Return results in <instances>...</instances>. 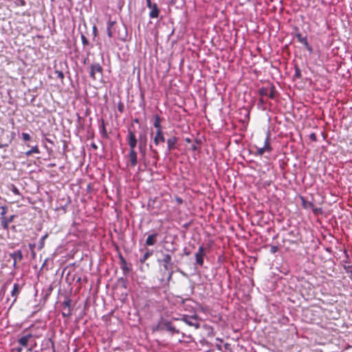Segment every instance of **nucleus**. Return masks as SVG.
<instances>
[{"instance_id":"f704fd0d","label":"nucleus","mask_w":352,"mask_h":352,"mask_svg":"<svg viewBox=\"0 0 352 352\" xmlns=\"http://www.w3.org/2000/svg\"><path fill=\"white\" fill-rule=\"evenodd\" d=\"M47 237V234H45L44 236H43L41 239V245H40V248H42L43 247V245H44V241L45 239Z\"/></svg>"},{"instance_id":"473e14b6","label":"nucleus","mask_w":352,"mask_h":352,"mask_svg":"<svg viewBox=\"0 0 352 352\" xmlns=\"http://www.w3.org/2000/svg\"><path fill=\"white\" fill-rule=\"evenodd\" d=\"M224 351L223 352H232L231 350L230 344L228 343H226L223 346Z\"/></svg>"},{"instance_id":"9d476101","label":"nucleus","mask_w":352,"mask_h":352,"mask_svg":"<svg viewBox=\"0 0 352 352\" xmlns=\"http://www.w3.org/2000/svg\"><path fill=\"white\" fill-rule=\"evenodd\" d=\"M205 256V248L199 246L197 252L195 254V260L197 265L202 266L204 264V257Z\"/></svg>"},{"instance_id":"603ef678","label":"nucleus","mask_w":352,"mask_h":352,"mask_svg":"<svg viewBox=\"0 0 352 352\" xmlns=\"http://www.w3.org/2000/svg\"><path fill=\"white\" fill-rule=\"evenodd\" d=\"M175 320H181V318H173Z\"/></svg>"},{"instance_id":"cd10ccee","label":"nucleus","mask_w":352,"mask_h":352,"mask_svg":"<svg viewBox=\"0 0 352 352\" xmlns=\"http://www.w3.org/2000/svg\"><path fill=\"white\" fill-rule=\"evenodd\" d=\"M271 99H274L275 97V87L274 86H272L270 87V92L268 93L267 95Z\"/></svg>"},{"instance_id":"7ed1b4c3","label":"nucleus","mask_w":352,"mask_h":352,"mask_svg":"<svg viewBox=\"0 0 352 352\" xmlns=\"http://www.w3.org/2000/svg\"><path fill=\"white\" fill-rule=\"evenodd\" d=\"M181 320L184 322L188 326L195 327V329H198L200 327V324L197 321V317L196 315H184L181 318Z\"/></svg>"},{"instance_id":"2f4dec72","label":"nucleus","mask_w":352,"mask_h":352,"mask_svg":"<svg viewBox=\"0 0 352 352\" xmlns=\"http://www.w3.org/2000/svg\"><path fill=\"white\" fill-rule=\"evenodd\" d=\"M302 44L306 47V49L308 51H309L310 52H312V47L309 45L307 39H306L305 41L303 42Z\"/></svg>"},{"instance_id":"5701e85b","label":"nucleus","mask_w":352,"mask_h":352,"mask_svg":"<svg viewBox=\"0 0 352 352\" xmlns=\"http://www.w3.org/2000/svg\"><path fill=\"white\" fill-rule=\"evenodd\" d=\"M344 270L346 274H349V277L352 278V265H344Z\"/></svg>"},{"instance_id":"e433bc0d","label":"nucleus","mask_w":352,"mask_h":352,"mask_svg":"<svg viewBox=\"0 0 352 352\" xmlns=\"http://www.w3.org/2000/svg\"><path fill=\"white\" fill-rule=\"evenodd\" d=\"M12 192L13 193H14L15 195H19L20 194L19 189L16 187H15V186L12 187Z\"/></svg>"},{"instance_id":"1a4fd4ad","label":"nucleus","mask_w":352,"mask_h":352,"mask_svg":"<svg viewBox=\"0 0 352 352\" xmlns=\"http://www.w3.org/2000/svg\"><path fill=\"white\" fill-rule=\"evenodd\" d=\"M178 138L175 136H171L170 138H168L166 140L167 143V151L166 154L169 153L173 150L177 148V144Z\"/></svg>"},{"instance_id":"6e6552de","label":"nucleus","mask_w":352,"mask_h":352,"mask_svg":"<svg viewBox=\"0 0 352 352\" xmlns=\"http://www.w3.org/2000/svg\"><path fill=\"white\" fill-rule=\"evenodd\" d=\"M128 144L130 147V150H135L137 145V139L135 133L131 130H129L127 135Z\"/></svg>"},{"instance_id":"79ce46f5","label":"nucleus","mask_w":352,"mask_h":352,"mask_svg":"<svg viewBox=\"0 0 352 352\" xmlns=\"http://www.w3.org/2000/svg\"><path fill=\"white\" fill-rule=\"evenodd\" d=\"M295 75H296V76H297V77H300V70H299L298 69H296V74H295Z\"/></svg>"},{"instance_id":"49530a36","label":"nucleus","mask_w":352,"mask_h":352,"mask_svg":"<svg viewBox=\"0 0 352 352\" xmlns=\"http://www.w3.org/2000/svg\"><path fill=\"white\" fill-rule=\"evenodd\" d=\"M122 108H123L122 104H120V105H119V107H118V109H119V111H120V112H122Z\"/></svg>"},{"instance_id":"39448f33","label":"nucleus","mask_w":352,"mask_h":352,"mask_svg":"<svg viewBox=\"0 0 352 352\" xmlns=\"http://www.w3.org/2000/svg\"><path fill=\"white\" fill-rule=\"evenodd\" d=\"M158 262L163 265L164 270H170L173 267L174 263L172 261V256L169 254H163V258L158 259Z\"/></svg>"},{"instance_id":"c9c22d12","label":"nucleus","mask_w":352,"mask_h":352,"mask_svg":"<svg viewBox=\"0 0 352 352\" xmlns=\"http://www.w3.org/2000/svg\"><path fill=\"white\" fill-rule=\"evenodd\" d=\"M56 74L58 78L63 79L64 78V74L61 71H56Z\"/></svg>"},{"instance_id":"7c9ffc66","label":"nucleus","mask_w":352,"mask_h":352,"mask_svg":"<svg viewBox=\"0 0 352 352\" xmlns=\"http://www.w3.org/2000/svg\"><path fill=\"white\" fill-rule=\"evenodd\" d=\"M81 41L83 44V45H89V41L86 38V36L84 34H81Z\"/></svg>"},{"instance_id":"f8f14e48","label":"nucleus","mask_w":352,"mask_h":352,"mask_svg":"<svg viewBox=\"0 0 352 352\" xmlns=\"http://www.w3.org/2000/svg\"><path fill=\"white\" fill-rule=\"evenodd\" d=\"M33 337L31 333L27 334L25 336H22L18 340V342L22 346L26 347L28 344L29 340Z\"/></svg>"},{"instance_id":"37998d69","label":"nucleus","mask_w":352,"mask_h":352,"mask_svg":"<svg viewBox=\"0 0 352 352\" xmlns=\"http://www.w3.org/2000/svg\"><path fill=\"white\" fill-rule=\"evenodd\" d=\"M216 347L217 348L218 350L221 351L222 352L224 351L223 350L222 346L220 344H217Z\"/></svg>"},{"instance_id":"a19ab883","label":"nucleus","mask_w":352,"mask_h":352,"mask_svg":"<svg viewBox=\"0 0 352 352\" xmlns=\"http://www.w3.org/2000/svg\"><path fill=\"white\" fill-rule=\"evenodd\" d=\"M320 211H321V208H314V209H313V212H314L315 214H318V213L319 212H320Z\"/></svg>"},{"instance_id":"f03ea898","label":"nucleus","mask_w":352,"mask_h":352,"mask_svg":"<svg viewBox=\"0 0 352 352\" xmlns=\"http://www.w3.org/2000/svg\"><path fill=\"white\" fill-rule=\"evenodd\" d=\"M102 67L99 63H93L91 65L89 76L94 80L101 78L102 76Z\"/></svg>"},{"instance_id":"09e8293b","label":"nucleus","mask_w":352,"mask_h":352,"mask_svg":"<svg viewBox=\"0 0 352 352\" xmlns=\"http://www.w3.org/2000/svg\"><path fill=\"white\" fill-rule=\"evenodd\" d=\"M259 102H260V103H262V104H263V103H264V100H263V98H261V99L259 100Z\"/></svg>"},{"instance_id":"9b49d317","label":"nucleus","mask_w":352,"mask_h":352,"mask_svg":"<svg viewBox=\"0 0 352 352\" xmlns=\"http://www.w3.org/2000/svg\"><path fill=\"white\" fill-rule=\"evenodd\" d=\"M130 165L134 167L138 163V154L135 150H130L129 153Z\"/></svg>"},{"instance_id":"5fc2aeb1","label":"nucleus","mask_w":352,"mask_h":352,"mask_svg":"<svg viewBox=\"0 0 352 352\" xmlns=\"http://www.w3.org/2000/svg\"><path fill=\"white\" fill-rule=\"evenodd\" d=\"M34 246V245L30 244V248H32Z\"/></svg>"},{"instance_id":"58836bf2","label":"nucleus","mask_w":352,"mask_h":352,"mask_svg":"<svg viewBox=\"0 0 352 352\" xmlns=\"http://www.w3.org/2000/svg\"><path fill=\"white\" fill-rule=\"evenodd\" d=\"M165 271H167L168 272V274H170V276H173V268H170V270H164Z\"/></svg>"},{"instance_id":"de8ad7c7","label":"nucleus","mask_w":352,"mask_h":352,"mask_svg":"<svg viewBox=\"0 0 352 352\" xmlns=\"http://www.w3.org/2000/svg\"><path fill=\"white\" fill-rule=\"evenodd\" d=\"M168 250L170 251L172 253H174L177 250V249L176 248H173V249Z\"/></svg>"},{"instance_id":"2eb2a0df","label":"nucleus","mask_w":352,"mask_h":352,"mask_svg":"<svg viewBox=\"0 0 352 352\" xmlns=\"http://www.w3.org/2000/svg\"><path fill=\"white\" fill-rule=\"evenodd\" d=\"M21 289V286L19 283H14L13 285V289L11 292V295L12 297H14L13 302H15L16 300V297L20 293V291Z\"/></svg>"},{"instance_id":"bb28decb","label":"nucleus","mask_w":352,"mask_h":352,"mask_svg":"<svg viewBox=\"0 0 352 352\" xmlns=\"http://www.w3.org/2000/svg\"><path fill=\"white\" fill-rule=\"evenodd\" d=\"M149 148H150V151H151V153L153 155V157L157 160H158V152H157V151L156 149L153 148V146L151 144L150 145Z\"/></svg>"},{"instance_id":"c03bdc74","label":"nucleus","mask_w":352,"mask_h":352,"mask_svg":"<svg viewBox=\"0 0 352 352\" xmlns=\"http://www.w3.org/2000/svg\"><path fill=\"white\" fill-rule=\"evenodd\" d=\"M176 201H177V203H178V204H182V203L183 202V200H182L181 198H179V197H177V198H176Z\"/></svg>"},{"instance_id":"ddd939ff","label":"nucleus","mask_w":352,"mask_h":352,"mask_svg":"<svg viewBox=\"0 0 352 352\" xmlns=\"http://www.w3.org/2000/svg\"><path fill=\"white\" fill-rule=\"evenodd\" d=\"M10 257L14 260V265H16V261H20L23 258V254L21 250L14 251L13 253L10 254Z\"/></svg>"},{"instance_id":"f3484780","label":"nucleus","mask_w":352,"mask_h":352,"mask_svg":"<svg viewBox=\"0 0 352 352\" xmlns=\"http://www.w3.org/2000/svg\"><path fill=\"white\" fill-rule=\"evenodd\" d=\"M14 215L10 217L9 218H3L1 220V226L4 230L8 229V225L10 222L13 221Z\"/></svg>"},{"instance_id":"864d4df0","label":"nucleus","mask_w":352,"mask_h":352,"mask_svg":"<svg viewBox=\"0 0 352 352\" xmlns=\"http://www.w3.org/2000/svg\"><path fill=\"white\" fill-rule=\"evenodd\" d=\"M186 140L187 142H190V140L189 138H187Z\"/></svg>"},{"instance_id":"3c124183","label":"nucleus","mask_w":352,"mask_h":352,"mask_svg":"<svg viewBox=\"0 0 352 352\" xmlns=\"http://www.w3.org/2000/svg\"><path fill=\"white\" fill-rule=\"evenodd\" d=\"M16 350H17V352H21L22 349L21 348H18Z\"/></svg>"},{"instance_id":"8fccbe9b","label":"nucleus","mask_w":352,"mask_h":352,"mask_svg":"<svg viewBox=\"0 0 352 352\" xmlns=\"http://www.w3.org/2000/svg\"><path fill=\"white\" fill-rule=\"evenodd\" d=\"M92 147L95 149L97 148V146L95 144H92Z\"/></svg>"},{"instance_id":"4468645a","label":"nucleus","mask_w":352,"mask_h":352,"mask_svg":"<svg viewBox=\"0 0 352 352\" xmlns=\"http://www.w3.org/2000/svg\"><path fill=\"white\" fill-rule=\"evenodd\" d=\"M146 137L144 136V140H142V136L140 138V143L138 145L139 150L142 157H144L146 155Z\"/></svg>"},{"instance_id":"20e7f679","label":"nucleus","mask_w":352,"mask_h":352,"mask_svg":"<svg viewBox=\"0 0 352 352\" xmlns=\"http://www.w3.org/2000/svg\"><path fill=\"white\" fill-rule=\"evenodd\" d=\"M270 135L267 133L264 142V146L263 147H256V155H263L265 152L270 153L272 151V148L270 145Z\"/></svg>"},{"instance_id":"72a5a7b5","label":"nucleus","mask_w":352,"mask_h":352,"mask_svg":"<svg viewBox=\"0 0 352 352\" xmlns=\"http://www.w3.org/2000/svg\"><path fill=\"white\" fill-rule=\"evenodd\" d=\"M278 248L277 246H276V245H272V246L270 247V253H272V254H275L276 252H278Z\"/></svg>"},{"instance_id":"ea45409f","label":"nucleus","mask_w":352,"mask_h":352,"mask_svg":"<svg viewBox=\"0 0 352 352\" xmlns=\"http://www.w3.org/2000/svg\"><path fill=\"white\" fill-rule=\"evenodd\" d=\"M191 149L192 151H197L198 149V146L195 144H193L192 146H191Z\"/></svg>"},{"instance_id":"b1692460","label":"nucleus","mask_w":352,"mask_h":352,"mask_svg":"<svg viewBox=\"0 0 352 352\" xmlns=\"http://www.w3.org/2000/svg\"><path fill=\"white\" fill-rule=\"evenodd\" d=\"M114 22L109 21L107 27V34L109 37H112V32L111 30L112 25H113Z\"/></svg>"},{"instance_id":"a878e982","label":"nucleus","mask_w":352,"mask_h":352,"mask_svg":"<svg viewBox=\"0 0 352 352\" xmlns=\"http://www.w3.org/2000/svg\"><path fill=\"white\" fill-rule=\"evenodd\" d=\"M258 94L262 96H267L268 95V90H267V88H265V87H262L259 90H258Z\"/></svg>"},{"instance_id":"f257e3e1","label":"nucleus","mask_w":352,"mask_h":352,"mask_svg":"<svg viewBox=\"0 0 352 352\" xmlns=\"http://www.w3.org/2000/svg\"><path fill=\"white\" fill-rule=\"evenodd\" d=\"M157 331H167L172 335L179 334V330L177 329L169 320H162L155 328Z\"/></svg>"},{"instance_id":"a211bd4d","label":"nucleus","mask_w":352,"mask_h":352,"mask_svg":"<svg viewBox=\"0 0 352 352\" xmlns=\"http://www.w3.org/2000/svg\"><path fill=\"white\" fill-rule=\"evenodd\" d=\"M153 126L156 128L157 130H162L161 125V119L158 115L154 116Z\"/></svg>"},{"instance_id":"4c0bfd02","label":"nucleus","mask_w":352,"mask_h":352,"mask_svg":"<svg viewBox=\"0 0 352 352\" xmlns=\"http://www.w3.org/2000/svg\"><path fill=\"white\" fill-rule=\"evenodd\" d=\"M309 138L311 140L316 141V135L315 133H312L310 134Z\"/></svg>"},{"instance_id":"a18cd8bd","label":"nucleus","mask_w":352,"mask_h":352,"mask_svg":"<svg viewBox=\"0 0 352 352\" xmlns=\"http://www.w3.org/2000/svg\"><path fill=\"white\" fill-rule=\"evenodd\" d=\"M172 276H170V274H167V277H166L167 280L170 281L171 280V278H172Z\"/></svg>"},{"instance_id":"6e6d98bb","label":"nucleus","mask_w":352,"mask_h":352,"mask_svg":"<svg viewBox=\"0 0 352 352\" xmlns=\"http://www.w3.org/2000/svg\"><path fill=\"white\" fill-rule=\"evenodd\" d=\"M55 166V164H50V166H51V167H52V166Z\"/></svg>"},{"instance_id":"c85d7f7f","label":"nucleus","mask_w":352,"mask_h":352,"mask_svg":"<svg viewBox=\"0 0 352 352\" xmlns=\"http://www.w3.org/2000/svg\"><path fill=\"white\" fill-rule=\"evenodd\" d=\"M62 315L65 318H69L72 315L71 310H67V309L64 310V311H63V313H62Z\"/></svg>"},{"instance_id":"6ab92c4d","label":"nucleus","mask_w":352,"mask_h":352,"mask_svg":"<svg viewBox=\"0 0 352 352\" xmlns=\"http://www.w3.org/2000/svg\"><path fill=\"white\" fill-rule=\"evenodd\" d=\"M152 254L153 251L147 250L144 254L140 258V262L144 263Z\"/></svg>"},{"instance_id":"423d86ee","label":"nucleus","mask_w":352,"mask_h":352,"mask_svg":"<svg viewBox=\"0 0 352 352\" xmlns=\"http://www.w3.org/2000/svg\"><path fill=\"white\" fill-rule=\"evenodd\" d=\"M153 142L155 146H159L160 144L166 141L164 132L162 130H156L155 134L152 132Z\"/></svg>"},{"instance_id":"412c9836","label":"nucleus","mask_w":352,"mask_h":352,"mask_svg":"<svg viewBox=\"0 0 352 352\" xmlns=\"http://www.w3.org/2000/svg\"><path fill=\"white\" fill-rule=\"evenodd\" d=\"M32 153H40V151L37 146H32V148L25 152L26 156H30Z\"/></svg>"},{"instance_id":"dca6fc26","label":"nucleus","mask_w":352,"mask_h":352,"mask_svg":"<svg viewBox=\"0 0 352 352\" xmlns=\"http://www.w3.org/2000/svg\"><path fill=\"white\" fill-rule=\"evenodd\" d=\"M157 235H158L157 233H154V234L148 235L146 240V245H155L157 242L156 239H157Z\"/></svg>"},{"instance_id":"c756f323","label":"nucleus","mask_w":352,"mask_h":352,"mask_svg":"<svg viewBox=\"0 0 352 352\" xmlns=\"http://www.w3.org/2000/svg\"><path fill=\"white\" fill-rule=\"evenodd\" d=\"M21 135L24 141H29L31 139L30 135L27 133H22Z\"/></svg>"},{"instance_id":"4be33fe9","label":"nucleus","mask_w":352,"mask_h":352,"mask_svg":"<svg viewBox=\"0 0 352 352\" xmlns=\"http://www.w3.org/2000/svg\"><path fill=\"white\" fill-rule=\"evenodd\" d=\"M63 307L64 310H66V309L71 310V300L69 298L66 299L63 302Z\"/></svg>"},{"instance_id":"aec40b11","label":"nucleus","mask_w":352,"mask_h":352,"mask_svg":"<svg viewBox=\"0 0 352 352\" xmlns=\"http://www.w3.org/2000/svg\"><path fill=\"white\" fill-rule=\"evenodd\" d=\"M121 261H122L121 269L122 270V271L124 272V274L128 273L130 271V269L127 267V263H126V260L124 258L121 257Z\"/></svg>"},{"instance_id":"0eeeda50","label":"nucleus","mask_w":352,"mask_h":352,"mask_svg":"<svg viewBox=\"0 0 352 352\" xmlns=\"http://www.w3.org/2000/svg\"><path fill=\"white\" fill-rule=\"evenodd\" d=\"M146 6L151 9L149 16L152 19H155L159 16V9L156 3H152L151 0H146Z\"/></svg>"},{"instance_id":"393cba45","label":"nucleus","mask_w":352,"mask_h":352,"mask_svg":"<svg viewBox=\"0 0 352 352\" xmlns=\"http://www.w3.org/2000/svg\"><path fill=\"white\" fill-rule=\"evenodd\" d=\"M296 36L298 39V41L302 44L303 42L305 41V40L307 39V37L306 36H302V34L300 33H297L296 34Z\"/></svg>"}]
</instances>
